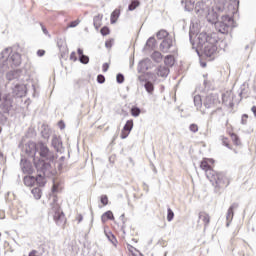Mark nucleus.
Here are the masks:
<instances>
[{
  "mask_svg": "<svg viewBox=\"0 0 256 256\" xmlns=\"http://www.w3.org/2000/svg\"><path fill=\"white\" fill-rule=\"evenodd\" d=\"M34 165L37 170L38 175L35 177V183L39 187H45V177H51L55 175V167L51 162H45L44 160L34 158Z\"/></svg>",
  "mask_w": 256,
  "mask_h": 256,
  "instance_id": "obj_1",
  "label": "nucleus"
},
{
  "mask_svg": "<svg viewBox=\"0 0 256 256\" xmlns=\"http://www.w3.org/2000/svg\"><path fill=\"white\" fill-rule=\"evenodd\" d=\"M0 73H5L10 67H19L21 65V54L12 52L11 48H6L0 54Z\"/></svg>",
  "mask_w": 256,
  "mask_h": 256,
  "instance_id": "obj_2",
  "label": "nucleus"
},
{
  "mask_svg": "<svg viewBox=\"0 0 256 256\" xmlns=\"http://www.w3.org/2000/svg\"><path fill=\"white\" fill-rule=\"evenodd\" d=\"M207 179L212 183L215 193H219L221 189L229 187L231 178L223 172H216L215 170H209L207 172Z\"/></svg>",
  "mask_w": 256,
  "mask_h": 256,
  "instance_id": "obj_3",
  "label": "nucleus"
},
{
  "mask_svg": "<svg viewBox=\"0 0 256 256\" xmlns=\"http://www.w3.org/2000/svg\"><path fill=\"white\" fill-rule=\"evenodd\" d=\"M211 4V0H199V2L196 4V13L207 18V20L210 22L217 19V13L213 11Z\"/></svg>",
  "mask_w": 256,
  "mask_h": 256,
  "instance_id": "obj_4",
  "label": "nucleus"
},
{
  "mask_svg": "<svg viewBox=\"0 0 256 256\" xmlns=\"http://www.w3.org/2000/svg\"><path fill=\"white\" fill-rule=\"evenodd\" d=\"M50 212L49 214L52 215L54 221L58 225H63L65 223V214L61 207L57 204V198H53V203L50 204Z\"/></svg>",
  "mask_w": 256,
  "mask_h": 256,
  "instance_id": "obj_5",
  "label": "nucleus"
},
{
  "mask_svg": "<svg viewBox=\"0 0 256 256\" xmlns=\"http://www.w3.org/2000/svg\"><path fill=\"white\" fill-rule=\"evenodd\" d=\"M233 26V18L231 16H222L221 21L215 22V29L223 35L229 33V29Z\"/></svg>",
  "mask_w": 256,
  "mask_h": 256,
  "instance_id": "obj_6",
  "label": "nucleus"
},
{
  "mask_svg": "<svg viewBox=\"0 0 256 256\" xmlns=\"http://www.w3.org/2000/svg\"><path fill=\"white\" fill-rule=\"evenodd\" d=\"M219 95L210 93L203 99V106L205 109H215L219 105Z\"/></svg>",
  "mask_w": 256,
  "mask_h": 256,
  "instance_id": "obj_7",
  "label": "nucleus"
},
{
  "mask_svg": "<svg viewBox=\"0 0 256 256\" xmlns=\"http://www.w3.org/2000/svg\"><path fill=\"white\" fill-rule=\"evenodd\" d=\"M38 147L40 157H42V159H46L47 161H49L48 163L51 164V162L55 159V154L51 150H49V147H47V145L42 142L38 144Z\"/></svg>",
  "mask_w": 256,
  "mask_h": 256,
  "instance_id": "obj_8",
  "label": "nucleus"
},
{
  "mask_svg": "<svg viewBox=\"0 0 256 256\" xmlns=\"http://www.w3.org/2000/svg\"><path fill=\"white\" fill-rule=\"evenodd\" d=\"M215 43H216L215 38L210 39V41L201 48L204 52V55H206V57H213V55L217 53V45H215Z\"/></svg>",
  "mask_w": 256,
  "mask_h": 256,
  "instance_id": "obj_9",
  "label": "nucleus"
},
{
  "mask_svg": "<svg viewBox=\"0 0 256 256\" xmlns=\"http://www.w3.org/2000/svg\"><path fill=\"white\" fill-rule=\"evenodd\" d=\"M211 39H213V38L205 32H201V33L197 34L198 47H200V49H202V47L206 46L211 41Z\"/></svg>",
  "mask_w": 256,
  "mask_h": 256,
  "instance_id": "obj_10",
  "label": "nucleus"
},
{
  "mask_svg": "<svg viewBox=\"0 0 256 256\" xmlns=\"http://www.w3.org/2000/svg\"><path fill=\"white\" fill-rule=\"evenodd\" d=\"M171 47H173V38L171 37L165 38L160 44L162 53H169V51H171Z\"/></svg>",
  "mask_w": 256,
  "mask_h": 256,
  "instance_id": "obj_11",
  "label": "nucleus"
},
{
  "mask_svg": "<svg viewBox=\"0 0 256 256\" xmlns=\"http://www.w3.org/2000/svg\"><path fill=\"white\" fill-rule=\"evenodd\" d=\"M52 147L57 151V153H63V142H61V139H59L57 135L52 137Z\"/></svg>",
  "mask_w": 256,
  "mask_h": 256,
  "instance_id": "obj_12",
  "label": "nucleus"
},
{
  "mask_svg": "<svg viewBox=\"0 0 256 256\" xmlns=\"http://www.w3.org/2000/svg\"><path fill=\"white\" fill-rule=\"evenodd\" d=\"M238 207H239L238 203H233L229 207L227 215H226L227 227H229V223H231V221H233V216H234V212L233 211H235V209H238Z\"/></svg>",
  "mask_w": 256,
  "mask_h": 256,
  "instance_id": "obj_13",
  "label": "nucleus"
},
{
  "mask_svg": "<svg viewBox=\"0 0 256 256\" xmlns=\"http://www.w3.org/2000/svg\"><path fill=\"white\" fill-rule=\"evenodd\" d=\"M199 221L203 222L205 227H207V225H209V223L211 221V217L206 212H200L199 213Z\"/></svg>",
  "mask_w": 256,
  "mask_h": 256,
  "instance_id": "obj_14",
  "label": "nucleus"
},
{
  "mask_svg": "<svg viewBox=\"0 0 256 256\" xmlns=\"http://www.w3.org/2000/svg\"><path fill=\"white\" fill-rule=\"evenodd\" d=\"M158 77H167L169 75V67L168 66H159L157 68Z\"/></svg>",
  "mask_w": 256,
  "mask_h": 256,
  "instance_id": "obj_15",
  "label": "nucleus"
},
{
  "mask_svg": "<svg viewBox=\"0 0 256 256\" xmlns=\"http://www.w3.org/2000/svg\"><path fill=\"white\" fill-rule=\"evenodd\" d=\"M11 107L13 105L11 104V100L5 99L3 103L0 105V108L2 109L3 113H9L11 111Z\"/></svg>",
  "mask_w": 256,
  "mask_h": 256,
  "instance_id": "obj_16",
  "label": "nucleus"
},
{
  "mask_svg": "<svg viewBox=\"0 0 256 256\" xmlns=\"http://www.w3.org/2000/svg\"><path fill=\"white\" fill-rule=\"evenodd\" d=\"M21 75V70H13L6 74V79L8 81H13V79H17Z\"/></svg>",
  "mask_w": 256,
  "mask_h": 256,
  "instance_id": "obj_17",
  "label": "nucleus"
},
{
  "mask_svg": "<svg viewBox=\"0 0 256 256\" xmlns=\"http://www.w3.org/2000/svg\"><path fill=\"white\" fill-rule=\"evenodd\" d=\"M102 21H103V15L98 14V15L94 16L93 25L97 31H99V28L102 25Z\"/></svg>",
  "mask_w": 256,
  "mask_h": 256,
  "instance_id": "obj_18",
  "label": "nucleus"
},
{
  "mask_svg": "<svg viewBox=\"0 0 256 256\" xmlns=\"http://www.w3.org/2000/svg\"><path fill=\"white\" fill-rule=\"evenodd\" d=\"M14 93L16 97H23L25 95V86L23 85H16L14 89Z\"/></svg>",
  "mask_w": 256,
  "mask_h": 256,
  "instance_id": "obj_19",
  "label": "nucleus"
},
{
  "mask_svg": "<svg viewBox=\"0 0 256 256\" xmlns=\"http://www.w3.org/2000/svg\"><path fill=\"white\" fill-rule=\"evenodd\" d=\"M119 15H121V11L119 9H115L110 16V21L113 24L117 23V20L119 19Z\"/></svg>",
  "mask_w": 256,
  "mask_h": 256,
  "instance_id": "obj_20",
  "label": "nucleus"
},
{
  "mask_svg": "<svg viewBox=\"0 0 256 256\" xmlns=\"http://www.w3.org/2000/svg\"><path fill=\"white\" fill-rule=\"evenodd\" d=\"M182 7H184L185 11H193V2L191 0H182Z\"/></svg>",
  "mask_w": 256,
  "mask_h": 256,
  "instance_id": "obj_21",
  "label": "nucleus"
},
{
  "mask_svg": "<svg viewBox=\"0 0 256 256\" xmlns=\"http://www.w3.org/2000/svg\"><path fill=\"white\" fill-rule=\"evenodd\" d=\"M200 168L205 171L206 173V177H207V173H209V171H213V168H211V166L209 165V163L207 162V160H203L200 163Z\"/></svg>",
  "mask_w": 256,
  "mask_h": 256,
  "instance_id": "obj_22",
  "label": "nucleus"
},
{
  "mask_svg": "<svg viewBox=\"0 0 256 256\" xmlns=\"http://www.w3.org/2000/svg\"><path fill=\"white\" fill-rule=\"evenodd\" d=\"M24 185H26V187H33V185H35V177L34 176L24 177Z\"/></svg>",
  "mask_w": 256,
  "mask_h": 256,
  "instance_id": "obj_23",
  "label": "nucleus"
},
{
  "mask_svg": "<svg viewBox=\"0 0 256 256\" xmlns=\"http://www.w3.org/2000/svg\"><path fill=\"white\" fill-rule=\"evenodd\" d=\"M101 219H102V223H106L108 219H109L110 221H113V219H115V217L113 216V212L107 211V212H105V213L102 215Z\"/></svg>",
  "mask_w": 256,
  "mask_h": 256,
  "instance_id": "obj_24",
  "label": "nucleus"
},
{
  "mask_svg": "<svg viewBox=\"0 0 256 256\" xmlns=\"http://www.w3.org/2000/svg\"><path fill=\"white\" fill-rule=\"evenodd\" d=\"M194 105L197 111L203 107V99L199 95L194 96Z\"/></svg>",
  "mask_w": 256,
  "mask_h": 256,
  "instance_id": "obj_25",
  "label": "nucleus"
},
{
  "mask_svg": "<svg viewBox=\"0 0 256 256\" xmlns=\"http://www.w3.org/2000/svg\"><path fill=\"white\" fill-rule=\"evenodd\" d=\"M164 63L166 67H173V65H175V58L171 55H168L165 57Z\"/></svg>",
  "mask_w": 256,
  "mask_h": 256,
  "instance_id": "obj_26",
  "label": "nucleus"
},
{
  "mask_svg": "<svg viewBox=\"0 0 256 256\" xmlns=\"http://www.w3.org/2000/svg\"><path fill=\"white\" fill-rule=\"evenodd\" d=\"M151 57H152L153 61H155L156 63H161V61L163 60V55L159 51H155L151 55Z\"/></svg>",
  "mask_w": 256,
  "mask_h": 256,
  "instance_id": "obj_27",
  "label": "nucleus"
},
{
  "mask_svg": "<svg viewBox=\"0 0 256 256\" xmlns=\"http://www.w3.org/2000/svg\"><path fill=\"white\" fill-rule=\"evenodd\" d=\"M144 87L147 93H149L150 95H153V91H155V86L153 85V83H151L150 81H147L145 82Z\"/></svg>",
  "mask_w": 256,
  "mask_h": 256,
  "instance_id": "obj_28",
  "label": "nucleus"
},
{
  "mask_svg": "<svg viewBox=\"0 0 256 256\" xmlns=\"http://www.w3.org/2000/svg\"><path fill=\"white\" fill-rule=\"evenodd\" d=\"M31 193H32L34 199H36V200L41 199V195H43V193L41 192V188H39V187L32 189Z\"/></svg>",
  "mask_w": 256,
  "mask_h": 256,
  "instance_id": "obj_29",
  "label": "nucleus"
},
{
  "mask_svg": "<svg viewBox=\"0 0 256 256\" xmlns=\"http://www.w3.org/2000/svg\"><path fill=\"white\" fill-rule=\"evenodd\" d=\"M105 235L107 239L112 243V245L117 247V238H115V235H113L111 232H105Z\"/></svg>",
  "mask_w": 256,
  "mask_h": 256,
  "instance_id": "obj_30",
  "label": "nucleus"
},
{
  "mask_svg": "<svg viewBox=\"0 0 256 256\" xmlns=\"http://www.w3.org/2000/svg\"><path fill=\"white\" fill-rule=\"evenodd\" d=\"M139 0H132L128 6V11H135L137 7H139Z\"/></svg>",
  "mask_w": 256,
  "mask_h": 256,
  "instance_id": "obj_31",
  "label": "nucleus"
},
{
  "mask_svg": "<svg viewBox=\"0 0 256 256\" xmlns=\"http://www.w3.org/2000/svg\"><path fill=\"white\" fill-rule=\"evenodd\" d=\"M157 39H167V37H169V32H167V30H160L157 34H156Z\"/></svg>",
  "mask_w": 256,
  "mask_h": 256,
  "instance_id": "obj_32",
  "label": "nucleus"
},
{
  "mask_svg": "<svg viewBox=\"0 0 256 256\" xmlns=\"http://www.w3.org/2000/svg\"><path fill=\"white\" fill-rule=\"evenodd\" d=\"M124 131H127L128 133H131L133 130V120H128L126 124L123 127Z\"/></svg>",
  "mask_w": 256,
  "mask_h": 256,
  "instance_id": "obj_33",
  "label": "nucleus"
},
{
  "mask_svg": "<svg viewBox=\"0 0 256 256\" xmlns=\"http://www.w3.org/2000/svg\"><path fill=\"white\" fill-rule=\"evenodd\" d=\"M141 67L145 69L146 71L149 69L148 65H151V59L146 58L140 63Z\"/></svg>",
  "mask_w": 256,
  "mask_h": 256,
  "instance_id": "obj_34",
  "label": "nucleus"
},
{
  "mask_svg": "<svg viewBox=\"0 0 256 256\" xmlns=\"http://www.w3.org/2000/svg\"><path fill=\"white\" fill-rule=\"evenodd\" d=\"M131 115L132 117H139V115H141V109H139L138 107H133L131 109Z\"/></svg>",
  "mask_w": 256,
  "mask_h": 256,
  "instance_id": "obj_35",
  "label": "nucleus"
},
{
  "mask_svg": "<svg viewBox=\"0 0 256 256\" xmlns=\"http://www.w3.org/2000/svg\"><path fill=\"white\" fill-rule=\"evenodd\" d=\"M175 217V213L173 212V210H171V208L167 209V221L171 222L173 221Z\"/></svg>",
  "mask_w": 256,
  "mask_h": 256,
  "instance_id": "obj_36",
  "label": "nucleus"
},
{
  "mask_svg": "<svg viewBox=\"0 0 256 256\" xmlns=\"http://www.w3.org/2000/svg\"><path fill=\"white\" fill-rule=\"evenodd\" d=\"M79 61L83 65H87L89 63V56H87V55L80 56Z\"/></svg>",
  "mask_w": 256,
  "mask_h": 256,
  "instance_id": "obj_37",
  "label": "nucleus"
},
{
  "mask_svg": "<svg viewBox=\"0 0 256 256\" xmlns=\"http://www.w3.org/2000/svg\"><path fill=\"white\" fill-rule=\"evenodd\" d=\"M59 185L58 181L53 182L52 193H59Z\"/></svg>",
  "mask_w": 256,
  "mask_h": 256,
  "instance_id": "obj_38",
  "label": "nucleus"
},
{
  "mask_svg": "<svg viewBox=\"0 0 256 256\" xmlns=\"http://www.w3.org/2000/svg\"><path fill=\"white\" fill-rule=\"evenodd\" d=\"M146 45H147V47L153 48L155 46V38L154 37H150L147 40Z\"/></svg>",
  "mask_w": 256,
  "mask_h": 256,
  "instance_id": "obj_39",
  "label": "nucleus"
},
{
  "mask_svg": "<svg viewBox=\"0 0 256 256\" xmlns=\"http://www.w3.org/2000/svg\"><path fill=\"white\" fill-rule=\"evenodd\" d=\"M116 81L119 84L123 83L125 81V76H123V74H121V73L117 74Z\"/></svg>",
  "mask_w": 256,
  "mask_h": 256,
  "instance_id": "obj_40",
  "label": "nucleus"
},
{
  "mask_svg": "<svg viewBox=\"0 0 256 256\" xmlns=\"http://www.w3.org/2000/svg\"><path fill=\"white\" fill-rule=\"evenodd\" d=\"M189 129L192 133H197V131H199V126H197V124H191Z\"/></svg>",
  "mask_w": 256,
  "mask_h": 256,
  "instance_id": "obj_41",
  "label": "nucleus"
},
{
  "mask_svg": "<svg viewBox=\"0 0 256 256\" xmlns=\"http://www.w3.org/2000/svg\"><path fill=\"white\" fill-rule=\"evenodd\" d=\"M231 137L235 145H241V142L239 141V136H237L236 134H232Z\"/></svg>",
  "mask_w": 256,
  "mask_h": 256,
  "instance_id": "obj_42",
  "label": "nucleus"
},
{
  "mask_svg": "<svg viewBox=\"0 0 256 256\" xmlns=\"http://www.w3.org/2000/svg\"><path fill=\"white\" fill-rule=\"evenodd\" d=\"M101 203L102 205H107L109 203V198L107 197V195L101 196Z\"/></svg>",
  "mask_w": 256,
  "mask_h": 256,
  "instance_id": "obj_43",
  "label": "nucleus"
},
{
  "mask_svg": "<svg viewBox=\"0 0 256 256\" xmlns=\"http://www.w3.org/2000/svg\"><path fill=\"white\" fill-rule=\"evenodd\" d=\"M0 123L3 125L5 123H7V116H5V114L0 112Z\"/></svg>",
  "mask_w": 256,
  "mask_h": 256,
  "instance_id": "obj_44",
  "label": "nucleus"
},
{
  "mask_svg": "<svg viewBox=\"0 0 256 256\" xmlns=\"http://www.w3.org/2000/svg\"><path fill=\"white\" fill-rule=\"evenodd\" d=\"M120 137L121 139H127V137H129V132L123 128Z\"/></svg>",
  "mask_w": 256,
  "mask_h": 256,
  "instance_id": "obj_45",
  "label": "nucleus"
},
{
  "mask_svg": "<svg viewBox=\"0 0 256 256\" xmlns=\"http://www.w3.org/2000/svg\"><path fill=\"white\" fill-rule=\"evenodd\" d=\"M247 119H249V116L247 114L242 115L241 124L247 125Z\"/></svg>",
  "mask_w": 256,
  "mask_h": 256,
  "instance_id": "obj_46",
  "label": "nucleus"
},
{
  "mask_svg": "<svg viewBox=\"0 0 256 256\" xmlns=\"http://www.w3.org/2000/svg\"><path fill=\"white\" fill-rule=\"evenodd\" d=\"M100 33H101V35H103V36L109 35V28H107V27L101 28Z\"/></svg>",
  "mask_w": 256,
  "mask_h": 256,
  "instance_id": "obj_47",
  "label": "nucleus"
},
{
  "mask_svg": "<svg viewBox=\"0 0 256 256\" xmlns=\"http://www.w3.org/2000/svg\"><path fill=\"white\" fill-rule=\"evenodd\" d=\"M97 81H98V83H100V84L105 83V76H103L102 74H99V75L97 76Z\"/></svg>",
  "mask_w": 256,
  "mask_h": 256,
  "instance_id": "obj_48",
  "label": "nucleus"
},
{
  "mask_svg": "<svg viewBox=\"0 0 256 256\" xmlns=\"http://www.w3.org/2000/svg\"><path fill=\"white\" fill-rule=\"evenodd\" d=\"M105 47L107 49H111V47H113V42L111 40H108L105 42Z\"/></svg>",
  "mask_w": 256,
  "mask_h": 256,
  "instance_id": "obj_49",
  "label": "nucleus"
},
{
  "mask_svg": "<svg viewBox=\"0 0 256 256\" xmlns=\"http://www.w3.org/2000/svg\"><path fill=\"white\" fill-rule=\"evenodd\" d=\"M70 60H71V61H77V54H76L75 52H72V53L70 54Z\"/></svg>",
  "mask_w": 256,
  "mask_h": 256,
  "instance_id": "obj_50",
  "label": "nucleus"
},
{
  "mask_svg": "<svg viewBox=\"0 0 256 256\" xmlns=\"http://www.w3.org/2000/svg\"><path fill=\"white\" fill-rule=\"evenodd\" d=\"M103 72L107 73V71H109V64L108 63H104L102 66Z\"/></svg>",
  "mask_w": 256,
  "mask_h": 256,
  "instance_id": "obj_51",
  "label": "nucleus"
},
{
  "mask_svg": "<svg viewBox=\"0 0 256 256\" xmlns=\"http://www.w3.org/2000/svg\"><path fill=\"white\" fill-rule=\"evenodd\" d=\"M222 143H223V145H224L225 147H228V149H230V147H229V141H228L227 138H223V139H222Z\"/></svg>",
  "mask_w": 256,
  "mask_h": 256,
  "instance_id": "obj_52",
  "label": "nucleus"
},
{
  "mask_svg": "<svg viewBox=\"0 0 256 256\" xmlns=\"http://www.w3.org/2000/svg\"><path fill=\"white\" fill-rule=\"evenodd\" d=\"M77 25H79V21H73L70 23L69 27L73 28V27H77Z\"/></svg>",
  "mask_w": 256,
  "mask_h": 256,
  "instance_id": "obj_53",
  "label": "nucleus"
},
{
  "mask_svg": "<svg viewBox=\"0 0 256 256\" xmlns=\"http://www.w3.org/2000/svg\"><path fill=\"white\" fill-rule=\"evenodd\" d=\"M37 55L38 57H43V55H45V50H38Z\"/></svg>",
  "mask_w": 256,
  "mask_h": 256,
  "instance_id": "obj_54",
  "label": "nucleus"
},
{
  "mask_svg": "<svg viewBox=\"0 0 256 256\" xmlns=\"http://www.w3.org/2000/svg\"><path fill=\"white\" fill-rule=\"evenodd\" d=\"M77 52H78L79 58L83 57V55H85V54H83V49H81V48H78Z\"/></svg>",
  "mask_w": 256,
  "mask_h": 256,
  "instance_id": "obj_55",
  "label": "nucleus"
},
{
  "mask_svg": "<svg viewBox=\"0 0 256 256\" xmlns=\"http://www.w3.org/2000/svg\"><path fill=\"white\" fill-rule=\"evenodd\" d=\"M78 223H81V221H83V215L79 214L77 217H76Z\"/></svg>",
  "mask_w": 256,
  "mask_h": 256,
  "instance_id": "obj_56",
  "label": "nucleus"
},
{
  "mask_svg": "<svg viewBox=\"0 0 256 256\" xmlns=\"http://www.w3.org/2000/svg\"><path fill=\"white\" fill-rule=\"evenodd\" d=\"M251 111H252V113H254V116L256 117V106H253V107L251 108Z\"/></svg>",
  "mask_w": 256,
  "mask_h": 256,
  "instance_id": "obj_57",
  "label": "nucleus"
},
{
  "mask_svg": "<svg viewBox=\"0 0 256 256\" xmlns=\"http://www.w3.org/2000/svg\"><path fill=\"white\" fill-rule=\"evenodd\" d=\"M42 31H43V33H44L45 35H47V33H49V32L47 31V28H45V27H42Z\"/></svg>",
  "mask_w": 256,
  "mask_h": 256,
  "instance_id": "obj_58",
  "label": "nucleus"
},
{
  "mask_svg": "<svg viewBox=\"0 0 256 256\" xmlns=\"http://www.w3.org/2000/svg\"><path fill=\"white\" fill-rule=\"evenodd\" d=\"M0 161H3V152H0Z\"/></svg>",
  "mask_w": 256,
  "mask_h": 256,
  "instance_id": "obj_59",
  "label": "nucleus"
},
{
  "mask_svg": "<svg viewBox=\"0 0 256 256\" xmlns=\"http://www.w3.org/2000/svg\"><path fill=\"white\" fill-rule=\"evenodd\" d=\"M190 41H193V34L189 33Z\"/></svg>",
  "mask_w": 256,
  "mask_h": 256,
  "instance_id": "obj_60",
  "label": "nucleus"
},
{
  "mask_svg": "<svg viewBox=\"0 0 256 256\" xmlns=\"http://www.w3.org/2000/svg\"><path fill=\"white\" fill-rule=\"evenodd\" d=\"M120 218L124 219V218H125V214H122V215L120 216Z\"/></svg>",
  "mask_w": 256,
  "mask_h": 256,
  "instance_id": "obj_61",
  "label": "nucleus"
},
{
  "mask_svg": "<svg viewBox=\"0 0 256 256\" xmlns=\"http://www.w3.org/2000/svg\"><path fill=\"white\" fill-rule=\"evenodd\" d=\"M60 129H65V124H63V126H60Z\"/></svg>",
  "mask_w": 256,
  "mask_h": 256,
  "instance_id": "obj_62",
  "label": "nucleus"
},
{
  "mask_svg": "<svg viewBox=\"0 0 256 256\" xmlns=\"http://www.w3.org/2000/svg\"><path fill=\"white\" fill-rule=\"evenodd\" d=\"M65 159V157L64 156H62L61 158H60V161H63Z\"/></svg>",
  "mask_w": 256,
  "mask_h": 256,
  "instance_id": "obj_63",
  "label": "nucleus"
},
{
  "mask_svg": "<svg viewBox=\"0 0 256 256\" xmlns=\"http://www.w3.org/2000/svg\"><path fill=\"white\" fill-rule=\"evenodd\" d=\"M206 65H207V64L203 63V64H202V67H206Z\"/></svg>",
  "mask_w": 256,
  "mask_h": 256,
  "instance_id": "obj_64",
  "label": "nucleus"
}]
</instances>
